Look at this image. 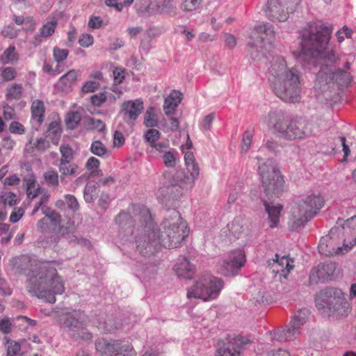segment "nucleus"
Instances as JSON below:
<instances>
[{
    "mask_svg": "<svg viewBox=\"0 0 356 356\" xmlns=\"http://www.w3.org/2000/svg\"><path fill=\"white\" fill-rule=\"evenodd\" d=\"M94 39L92 35L83 33L79 39V44L83 47H88L93 44Z\"/></svg>",
    "mask_w": 356,
    "mask_h": 356,
    "instance_id": "obj_58",
    "label": "nucleus"
},
{
    "mask_svg": "<svg viewBox=\"0 0 356 356\" xmlns=\"http://www.w3.org/2000/svg\"><path fill=\"white\" fill-rule=\"evenodd\" d=\"M0 72L3 80L6 81H12L17 76L15 69L12 67H1Z\"/></svg>",
    "mask_w": 356,
    "mask_h": 356,
    "instance_id": "obj_49",
    "label": "nucleus"
},
{
    "mask_svg": "<svg viewBox=\"0 0 356 356\" xmlns=\"http://www.w3.org/2000/svg\"><path fill=\"white\" fill-rule=\"evenodd\" d=\"M245 220L244 217H236L231 222L227 224L228 231L234 238H238L245 229Z\"/></svg>",
    "mask_w": 356,
    "mask_h": 356,
    "instance_id": "obj_32",
    "label": "nucleus"
},
{
    "mask_svg": "<svg viewBox=\"0 0 356 356\" xmlns=\"http://www.w3.org/2000/svg\"><path fill=\"white\" fill-rule=\"evenodd\" d=\"M9 131L12 134H23L25 132V129L19 122L13 121L10 124Z\"/></svg>",
    "mask_w": 356,
    "mask_h": 356,
    "instance_id": "obj_61",
    "label": "nucleus"
},
{
    "mask_svg": "<svg viewBox=\"0 0 356 356\" xmlns=\"http://www.w3.org/2000/svg\"><path fill=\"white\" fill-rule=\"evenodd\" d=\"M332 26L330 24L310 22L301 31L300 47L303 56L323 60L324 65L316 75L315 86L336 83L341 87L347 86L352 81L350 74L335 68L340 60L339 47L330 44Z\"/></svg>",
    "mask_w": 356,
    "mask_h": 356,
    "instance_id": "obj_2",
    "label": "nucleus"
},
{
    "mask_svg": "<svg viewBox=\"0 0 356 356\" xmlns=\"http://www.w3.org/2000/svg\"><path fill=\"white\" fill-rule=\"evenodd\" d=\"M144 124L147 127H154L158 125L157 115L153 107L147 109L145 114Z\"/></svg>",
    "mask_w": 356,
    "mask_h": 356,
    "instance_id": "obj_40",
    "label": "nucleus"
},
{
    "mask_svg": "<svg viewBox=\"0 0 356 356\" xmlns=\"http://www.w3.org/2000/svg\"><path fill=\"white\" fill-rule=\"evenodd\" d=\"M44 106L42 101L35 100L31 104V117L33 126L40 127L44 121Z\"/></svg>",
    "mask_w": 356,
    "mask_h": 356,
    "instance_id": "obj_30",
    "label": "nucleus"
},
{
    "mask_svg": "<svg viewBox=\"0 0 356 356\" xmlns=\"http://www.w3.org/2000/svg\"><path fill=\"white\" fill-rule=\"evenodd\" d=\"M275 38V31L273 26L268 22L256 25L252 30L248 42L251 47H257L258 51L265 49L267 45H271Z\"/></svg>",
    "mask_w": 356,
    "mask_h": 356,
    "instance_id": "obj_14",
    "label": "nucleus"
},
{
    "mask_svg": "<svg viewBox=\"0 0 356 356\" xmlns=\"http://www.w3.org/2000/svg\"><path fill=\"white\" fill-rule=\"evenodd\" d=\"M215 119V114L214 113H209L207 115H205L200 124V128L203 131H207L210 130L213 121Z\"/></svg>",
    "mask_w": 356,
    "mask_h": 356,
    "instance_id": "obj_53",
    "label": "nucleus"
},
{
    "mask_svg": "<svg viewBox=\"0 0 356 356\" xmlns=\"http://www.w3.org/2000/svg\"><path fill=\"white\" fill-rule=\"evenodd\" d=\"M224 41L225 45L230 49L234 48L237 43L235 36L227 33L224 35Z\"/></svg>",
    "mask_w": 356,
    "mask_h": 356,
    "instance_id": "obj_62",
    "label": "nucleus"
},
{
    "mask_svg": "<svg viewBox=\"0 0 356 356\" xmlns=\"http://www.w3.org/2000/svg\"><path fill=\"white\" fill-rule=\"evenodd\" d=\"M335 264L333 263H325L314 268L310 273V280L312 282H325L333 275L335 270Z\"/></svg>",
    "mask_w": 356,
    "mask_h": 356,
    "instance_id": "obj_22",
    "label": "nucleus"
},
{
    "mask_svg": "<svg viewBox=\"0 0 356 356\" xmlns=\"http://www.w3.org/2000/svg\"><path fill=\"white\" fill-rule=\"evenodd\" d=\"M293 260L286 256L280 257L277 254L275 258L268 261V266L272 271L277 276L280 275V278H286L289 273L293 268Z\"/></svg>",
    "mask_w": 356,
    "mask_h": 356,
    "instance_id": "obj_20",
    "label": "nucleus"
},
{
    "mask_svg": "<svg viewBox=\"0 0 356 356\" xmlns=\"http://www.w3.org/2000/svg\"><path fill=\"white\" fill-rule=\"evenodd\" d=\"M19 57L14 46L7 48L0 57V61L3 64H15L18 61Z\"/></svg>",
    "mask_w": 356,
    "mask_h": 356,
    "instance_id": "obj_35",
    "label": "nucleus"
},
{
    "mask_svg": "<svg viewBox=\"0 0 356 356\" xmlns=\"http://www.w3.org/2000/svg\"><path fill=\"white\" fill-rule=\"evenodd\" d=\"M54 58L57 63H60L65 60L69 54V51L65 49L54 47L53 51Z\"/></svg>",
    "mask_w": 356,
    "mask_h": 356,
    "instance_id": "obj_54",
    "label": "nucleus"
},
{
    "mask_svg": "<svg viewBox=\"0 0 356 356\" xmlns=\"http://www.w3.org/2000/svg\"><path fill=\"white\" fill-rule=\"evenodd\" d=\"M203 0H183L181 8L184 12H193L198 10L202 4Z\"/></svg>",
    "mask_w": 356,
    "mask_h": 356,
    "instance_id": "obj_41",
    "label": "nucleus"
},
{
    "mask_svg": "<svg viewBox=\"0 0 356 356\" xmlns=\"http://www.w3.org/2000/svg\"><path fill=\"white\" fill-rule=\"evenodd\" d=\"M174 271L179 279L191 280L196 273V267L185 257H179L174 266Z\"/></svg>",
    "mask_w": 356,
    "mask_h": 356,
    "instance_id": "obj_21",
    "label": "nucleus"
},
{
    "mask_svg": "<svg viewBox=\"0 0 356 356\" xmlns=\"http://www.w3.org/2000/svg\"><path fill=\"white\" fill-rule=\"evenodd\" d=\"M223 288V282L211 275H203L197 277L188 289L187 298L201 299L204 301L216 299Z\"/></svg>",
    "mask_w": 356,
    "mask_h": 356,
    "instance_id": "obj_10",
    "label": "nucleus"
},
{
    "mask_svg": "<svg viewBox=\"0 0 356 356\" xmlns=\"http://www.w3.org/2000/svg\"><path fill=\"white\" fill-rule=\"evenodd\" d=\"M268 80L275 94L285 102L300 100L301 79L299 71L294 67H289L282 56H275L270 61Z\"/></svg>",
    "mask_w": 356,
    "mask_h": 356,
    "instance_id": "obj_3",
    "label": "nucleus"
},
{
    "mask_svg": "<svg viewBox=\"0 0 356 356\" xmlns=\"http://www.w3.org/2000/svg\"><path fill=\"white\" fill-rule=\"evenodd\" d=\"M277 147V144L275 141L268 140L259 148L260 155L256 158L259 162L258 172L269 200L278 197L283 191L284 181L280 172L277 169L275 162L269 159L264 161L266 159L261 157V154H266V152L274 153Z\"/></svg>",
    "mask_w": 356,
    "mask_h": 356,
    "instance_id": "obj_5",
    "label": "nucleus"
},
{
    "mask_svg": "<svg viewBox=\"0 0 356 356\" xmlns=\"http://www.w3.org/2000/svg\"><path fill=\"white\" fill-rule=\"evenodd\" d=\"M162 158L165 166L168 168H174L177 164V152L174 149L165 152Z\"/></svg>",
    "mask_w": 356,
    "mask_h": 356,
    "instance_id": "obj_42",
    "label": "nucleus"
},
{
    "mask_svg": "<svg viewBox=\"0 0 356 356\" xmlns=\"http://www.w3.org/2000/svg\"><path fill=\"white\" fill-rule=\"evenodd\" d=\"M352 31L348 28L346 26H344L341 30H339L337 32V37L338 39L339 42H341L344 40V36L346 38H350L351 36Z\"/></svg>",
    "mask_w": 356,
    "mask_h": 356,
    "instance_id": "obj_64",
    "label": "nucleus"
},
{
    "mask_svg": "<svg viewBox=\"0 0 356 356\" xmlns=\"http://www.w3.org/2000/svg\"><path fill=\"white\" fill-rule=\"evenodd\" d=\"M58 170L62 175L75 176L79 174L78 165L72 161L59 163Z\"/></svg>",
    "mask_w": 356,
    "mask_h": 356,
    "instance_id": "obj_36",
    "label": "nucleus"
},
{
    "mask_svg": "<svg viewBox=\"0 0 356 356\" xmlns=\"http://www.w3.org/2000/svg\"><path fill=\"white\" fill-rule=\"evenodd\" d=\"M176 0H163L161 2L151 1L146 8L148 15L170 13L175 9Z\"/></svg>",
    "mask_w": 356,
    "mask_h": 356,
    "instance_id": "obj_23",
    "label": "nucleus"
},
{
    "mask_svg": "<svg viewBox=\"0 0 356 356\" xmlns=\"http://www.w3.org/2000/svg\"><path fill=\"white\" fill-rule=\"evenodd\" d=\"M86 126L88 129H95L99 132H102L105 129L104 123L98 119L94 118H88L86 122Z\"/></svg>",
    "mask_w": 356,
    "mask_h": 356,
    "instance_id": "obj_45",
    "label": "nucleus"
},
{
    "mask_svg": "<svg viewBox=\"0 0 356 356\" xmlns=\"http://www.w3.org/2000/svg\"><path fill=\"white\" fill-rule=\"evenodd\" d=\"M309 316L310 312L308 309L298 310L284 329L270 332L271 339L280 342L295 340L300 335L301 327L307 323Z\"/></svg>",
    "mask_w": 356,
    "mask_h": 356,
    "instance_id": "obj_11",
    "label": "nucleus"
},
{
    "mask_svg": "<svg viewBox=\"0 0 356 356\" xmlns=\"http://www.w3.org/2000/svg\"><path fill=\"white\" fill-rule=\"evenodd\" d=\"M65 201L70 209L76 211L79 209V204L76 198L72 195H65L64 196Z\"/></svg>",
    "mask_w": 356,
    "mask_h": 356,
    "instance_id": "obj_56",
    "label": "nucleus"
},
{
    "mask_svg": "<svg viewBox=\"0 0 356 356\" xmlns=\"http://www.w3.org/2000/svg\"><path fill=\"white\" fill-rule=\"evenodd\" d=\"M252 132L250 130L246 131L242 138L241 153L245 154L250 149L252 140Z\"/></svg>",
    "mask_w": 356,
    "mask_h": 356,
    "instance_id": "obj_47",
    "label": "nucleus"
},
{
    "mask_svg": "<svg viewBox=\"0 0 356 356\" xmlns=\"http://www.w3.org/2000/svg\"><path fill=\"white\" fill-rule=\"evenodd\" d=\"M130 213L120 212L115 221L120 227L119 237L123 250L136 248L141 254H154L161 247L175 248L188 236L186 222L176 209L167 211L159 230L152 214L143 204H132Z\"/></svg>",
    "mask_w": 356,
    "mask_h": 356,
    "instance_id": "obj_1",
    "label": "nucleus"
},
{
    "mask_svg": "<svg viewBox=\"0 0 356 356\" xmlns=\"http://www.w3.org/2000/svg\"><path fill=\"white\" fill-rule=\"evenodd\" d=\"M57 20L55 17L49 19L39 31L40 35L42 38H48L54 34L57 26Z\"/></svg>",
    "mask_w": 356,
    "mask_h": 356,
    "instance_id": "obj_37",
    "label": "nucleus"
},
{
    "mask_svg": "<svg viewBox=\"0 0 356 356\" xmlns=\"http://www.w3.org/2000/svg\"><path fill=\"white\" fill-rule=\"evenodd\" d=\"M152 148L154 149L156 152L159 153H165L167 152L169 148V143L168 141H157L156 143H154Z\"/></svg>",
    "mask_w": 356,
    "mask_h": 356,
    "instance_id": "obj_63",
    "label": "nucleus"
},
{
    "mask_svg": "<svg viewBox=\"0 0 356 356\" xmlns=\"http://www.w3.org/2000/svg\"><path fill=\"white\" fill-rule=\"evenodd\" d=\"M302 0H268L266 16L272 21L285 22L300 4Z\"/></svg>",
    "mask_w": 356,
    "mask_h": 356,
    "instance_id": "obj_12",
    "label": "nucleus"
},
{
    "mask_svg": "<svg viewBox=\"0 0 356 356\" xmlns=\"http://www.w3.org/2000/svg\"><path fill=\"white\" fill-rule=\"evenodd\" d=\"M249 340L243 337H236L227 339V342L218 343L216 350V356H241L243 347L249 343Z\"/></svg>",
    "mask_w": 356,
    "mask_h": 356,
    "instance_id": "obj_18",
    "label": "nucleus"
},
{
    "mask_svg": "<svg viewBox=\"0 0 356 356\" xmlns=\"http://www.w3.org/2000/svg\"><path fill=\"white\" fill-rule=\"evenodd\" d=\"M61 158L59 163L72 161L74 159V154L72 147L69 145H62L60 147Z\"/></svg>",
    "mask_w": 356,
    "mask_h": 356,
    "instance_id": "obj_43",
    "label": "nucleus"
},
{
    "mask_svg": "<svg viewBox=\"0 0 356 356\" xmlns=\"http://www.w3.org/2000/svg\"><path fill=\"white\" fill-rule=\"evenodd\" d=\"M268 125L276 135L286 139L304 138L312 133L310 122L302 119L288 121L281 111L268 113Z\"/></svg>",
    "mask_w": 356,
    "mask_h": 356,
    "instance_id": "obj_6",
    "label": "nucleus"
},
{
    "mask_svg": "<svg viewBox=\"0 0 356 356\" xmlns=\"http://www.w3.org/2000/svg\"><path fill=\"white\" fill-rule=\"evenodd\" d=\"M324 200L318 193L311 192L302 195L293 206L289 218L291 229L305 226L324 206Z\"/></svg>",
    "mask_w": 356,
    "mask_h": 356,
    "instance_id": "obj_7",
    "label": "nucleus"
},
{
    "mask_svg": "<svg viewBox=\"0 0 356 356\" xmlns=\"http://www.w3.org/2000/svg\"><path fill=\"white\" fill-rule=\"evenodd\" d=\"M7 356H16L21 350V346L18 342L7 340Z\"/></svg>",
    "mask_w": 356,
    "mask_h": 356,
    "instance_id": "obj_50",
    "label": "nucleus"
},
{
    "mask_svg": "<svg viewBox=\"0 0 356 356\" xmlns=\"http://www.w3.org/2000/svg\"><path fill=\"white\" fill-rule=\"evenodd\" d=\"M91 152L97 156L102 157L107 154L106 146L99 140L93 141L90 145Z\"/></svg>",
    "mask_w": 356,
    "mask_h": 356,
    "instance_id": "obj_44",
    "label": "nucleus"
},
{
    "mask_svg": "<svg viewBox=\"0 0 356 356\" xmlns=\"http://www.w3.org/2000/svg\"><path fill=\"white\" fill-rule=\"evenodd\" d=\"M49 142L43 138L37 139L35 143L30 142L26 145V151L29 152H33L35 149L40 152H44L49 147Z\"/></svg>",
    "mask_w": 356,
    "mask_h": 356,
    "instance_id": "obj_39",
    "label": "nucleus"
},
{
    "mask_svg": "<svg viewBox=\"0 0 356 356\" xmlns=\"http://www.w3.org/2000/svg\"><path fill=\"white\" fill-rule=\"evenodd\" d=\"M1 200L4 204L13 206L17 202V195L10 191H3L1 195Z\"/></svg>",
    "mask_w": 356,
    "mask_h": 356,
    "instance_id": "obj_51",
    "label": "nucleus"
},
{
    "mask_svg": "<svg viewBox=\"0 0 356 356\" xmlns=\"http://www.w3.org/2000/svg\"><path fill=\"white\" fill-rule=\"evenodd\" d=\"M108 99L106 92H99L91 96V103L95 106H101Z\"/></svg>",
    "mask_w": 356,
    "mask_h": 356,
    "instance_id": "obj_52",
    "label": "nucleus"
},
{
    "mask_svg": "<svg viewBox=\"0 0 356 356\" xmlns=\"http://www.w3.org/2000/svg\"><path fill=\"white\" fill-rule=\"evenodd\" d=\"M160 136L161 133L157 129H149L146 131L144 138L145 141L151 147L154 145V143H156L157 141H159Z\"/></svg>",
    "mask_w": 356,
    "mask_h": 356,
    "instance_id": "obj_46",
    "label": "nucleus"
},
{
    "mask_svg": "<svg viewBox=\"0 0 356 356\" xmlns=\"http://www.w3.org/2000/svg\"><path fill=\"white\" fill-rule=\"evenodd\" d=\"M24 209L20 207L14 208L10 216V221L13 223L18 222L24 216Z\"/></svg>",
    "mask_w": 356,
    "mask_h": 356,
    "instance_id": "obj_60",
    "label": "nucleus"
},
{
    "mask_svg": "<svg viewBox=\"0 0 356 356\" xmlns=\"http://www.w3.org/2000/svg\"><path fill=\"white\" fill-rule=\"evenodd\" d=\"M79 72L71 70L63 75L55 85V89L60 92H69L72 90V86L76 81Z\"/></svg>",
    "mask_w": 356,
    "mask_h": 356,
    "instance_id": "obj_24",
    "label": "nucleus"
},
{
    "mask_svg": "<svg viewBox=\"0 0 356 356\" xmlns=\"http://www.w3.org/2000/svg\"><path fill=\"white\" fill-rule=\"evenodd\" d=\"M23 185L26 188L29 199L35 198L40 192V188L36 186V177L33 172L28 173L23 179Z\"/></svg>",
    "mask_w": 356,
    "mask_h": 356,
    "instance_id": "obj_29",
    "label": "nucleus"
},
{
    "mask_svg": "<svg viewBox=\"0 0 356 356\" xmlns=\"http://www.w3.org/2000/svg\"><path fill=\"white\" fill-rule=\"evenodd\" d=\"M12 330V323L9 317H5L0 321V331L4 334H9Z\"/></svg>",
    "mask_w": 356,
    "mask_h": 356,
    "instance_id": "obj_59",
    "label": "nucleus"
},
{
    "mask_svg": "<svg viewBox=\"0 0 356 356\" xmlns=\"http://www.w3.org/2000/svg\"><path fill=\"white\" fill-rule=\"evenodd\" d=\"M101 356H136L133 346L126 341L98 339L95 343Z\"/></svg>",
    "mask_w": 356,
    "mask_h": 356,
    "instance_id": "obj_13",
    "label": "nucleus"
},
{
    "mask_svg": "<svg viewBox=\"0 0 356 356\" xmlns=\"http://www.w3.org/2000/svg\"><path fill=\"white\" fill-rule=\"evenodd\" d=\"M330 297L325 303L326 307L333 312H336L338 316H346L350 311V305L346 299L343 292L340 289H331L326 292Z\"/></svg>",
    "mask_w": 356,
    "mask_h": 356,
    "instance_id": "obj_17",
    "label": "nucleus"
},
{
    "mask_svg": "<svg viewBox=\"0 0 356 356\" xmlns=\"http://www.w3.org/2000/svg\"><path fill=\"white\" fill-rule=\"evenodd\" d=\"M246 262L244 250H234L228 253L219 264L218 270L225 276H235Z\"/></svg>",
    "mask_w": 356,
    "mask_h": 356,
    "instance_id": "obj_15",
    "label": "nucleus"
},
{
    "mask_svg": "<svg viewBox=\"0 0 356 356\" xmlns=\"http://www.w3.org/2000/svg\"><path fill=\"white\" fill-rule=\"evenodd\" d=\"M265 210L268 215V220L270 227L274 228L278 226L280 222V217L283 207L280 204H270L267 200H263Z\"/></svg>",
    "mask_w": 356,
    "mask_h": 356,
    "instance_id": "obj_27",
    "label": "nucleus"
},
{
    "mask_svg": "<svg viewBox=\"0 0 356 356\" xmlns=\"http://www.w3.org/2000/svg\"><path fill=\"white\" fill-rule=\"evenodd\" d=\"M60 325L65 332L75 341H88L91 334L86 329L88 316L80 310L63 314L60 317Z\"/></svg>",
    "mask_w": 356,
    "mask_h": 356,
    "instance_id": "obj_9",
    "label": "nucleus"
},
{
    "mask_svg": "<svg viewBox=\"0 0 356 356\" xmlns=\"http://www.w3.org/2000/svg\"><path fill=\"white\" fill-rule=\"evenodd\" d=\"M338 229L339 227L335 226L330 229L327 235L321 238L318 248V252L321 254L333 256L335 254H343L347 252L344 249V243L342 246H336L334 244L335 238L341 235Z\"/></svg>",
    "mask_w": 356,
    "mask_h": 356,
    "instance_id": "obj_16",
    "label": "nucleus"
},
{
    "mask_svg": "<svg viewBox=\"0 0 356 356\" xmlns=\"http://www.w3.org/2000/svg\"><path fill=\"white\" fill-rule=\"evenodd\" d=\"M80 115L77 112H70L67 113L65 122L68 128L74 129L80 122Z\"/></svg>",
    "mask_w": 356,
    "mask_h": 356,
    "instance_id": "obj_48",
    "label": "nucleus"
},
{
    "mask_svg": "<svg viewBox=\"0 0 356 356\" xmlns=\"http://www.w3.org/2000/svg\"><path fill=\"white\" fill-rule=\"evenodd\" d=\"M44 184L51 187L58 186L59 184V175L57 171L52 168L48 169L43 174Z\"/></svg>",
    "mask_w": 356,
    "mask_h": 356,
    "instance_id": "obj_38",
    "label": "nucleus"
},
{
    "mask_svg": "<svg viewBox=\"0 0 356 356\" xmlns=\"http://www.w3.org/2000/svg\"><path fill=\"white\" fill-rule=\"evenodd\" d=\"M99 184L94 181H89L85 186L83 197L86 202H92L98 194Z\"/></svg>",
    "mask_w": 356,
    "mask_h": 356,
    "instance_id": "obj_33",
    "label": "nucleus"
},
{
    "mask_svg": "<svg viewBox=\"0 0 356 356\" xmlns=\"http://www.w3.org/2000/svg\"><path fill=\"white\" fill-rule=\"evenodd\" d=\"M143 108V104L139 99L127 101L123 104V111L131 120H136Z\"/></svg>",
    "mask_w": 356,
    "mask_h": 356,
    "instance_id": "obj_28",
    "label": "nucleus"
},
{
    "mask_svg": "<svg viewBox=\"0 0 356 356\" xmlns=\"http://www.w3.org/2000/svg\"><path fill=\"white\" fill-rule=\"evenodd\" d=\"M60 215L54 211V212L51 213L48 218H44L40 220L38 223V227L42 232H45L49 229L48 223L50 222L53 230L58 229V232L59 233H61L62 234H67L68 232H66L65 229L63 230V227L60 226Z\"/></svg>",
    "mask_w": 356,
    "mask_h": 356,
    "instance_id": "obj_26",
    "label": "nucleus"
},
{
    "mask_svg": "<svg viewBox=\"0 0 356 356\" xmlns=\"http://www.w3.org/2000/svg\"><path fill=\"white\" fill-rule=\"evenodd\" d=\"M113 83L114 85L121 83L124 79V70L120 67H115L113 71Z\"/></svg>",
    "mask_w": 356,
    "mask_h": 356,
    "instance_id": "obj_57",
    "label": "nucleus"
},
{
    "mask_svg": "<svg viewBox=\"0 0 356 356\" xmlns=\"http://www.w3.org/2000/svg\"><path fill=\"white\" fill-rule=\"evenodd\" d=\"M100 84L97 81L90 80L83 83L81 90L83 92H92L97 90Z\"/></svg>",
    "mask_w": 356,
    "mask_h": 356,
    "instance_id": "obj_55",
    "label": "nucleus"
},
{
    "mask_svg": "<svg viewBox=\"0 0 356 356\" xmlns=\"http://www.w3.org/2000/svg\"><path fill=\"white\" fill-rule=\"evenodd\" d=\"M182 98V93L179 91H171L164 100L163 107L165 114L168 116L174 115Z\"/></svg>",
    "mask_w": 356,
    "mask_h": 356,
    "instance_id": "obj_25",
    "label": "nucleus"
},
{
    "mask_svg": "<svg viewBox=\"0 0 356 356\" xmlns=\"http://www.w3.org/2000/svg\"><path fill=\"white\" fill-rule=\"evenodd\" d=\"M183 153L186 170L189 175L182 170L177 171L174 175L171 171L165 170L163 172V178L165 180V184L172 186H177L182 190L188 191L193 188L195 181L198 178L200 168L192 151L187 150Z\"/></svg>",
    "mask_w": 356,
    "mask_h": 356,
    "instance_id": "obj_8",
    "label": "nucleus"
},
{
    "mask_svg": "<svg viewBox=\"0 0 356 356\" xmlns=\"http://www.w3.org/2000/svg\"><path fill=\"white\" fill-rule=\"evenodd\" d=\"M22 84L15 83L6 88V97L8 100H18L22 97Z\"/></svg>",
    "mask_w": 356,
    "mask_h": 356,
    "instance_id": "obj_34",
    "label": "nucleus"
},
{
    "mask_svg": "<svg viewBox=\"0 0 356 356\" xmlns=\"http://www.w3.org/2000/svg\"><path fill=\"white\" fill-rule=\"evenodd\" d=\"M134 273L140 280H149L154 277L157 272V267L152 264H137L133 268Z\"/></svg>",
    "mask_w": 356,
    "mask_h": 356,
    "instance_id": "obj_31",
    "label": "nucleus"
},
{
    "mask_svg": "<svg viewBox=\"0 0 356 356\" xmlns=\"http://www.w3.org/2000/svg\"><path fill=\"white\" fill-rule=\"evenodd\" d=\"M337 225L336 227H339V233L344 238V249L348 252L356 245V216L348 218L343 223L339 219Z\"/></svg>",
    "mask_w": 356,
    "mask_h": 356,
    "instance_id": "obj_19",
    "label": "nucleus"
},
{
    "mask_svg": "<svg viewBox=\"0 0 356 356\" xmlns=\"http://www.w3.org/2000/svg\"><path fill=\"white\" fill-rule=\"evenodd\" d=\"M31 267L27 270H24L28 277L26 285L27 291L47 302L54 303L55 296L65 291L63 281L58 275L56 269L49 263L31 264Z\"/></svg>",
    "mask_w": 356,
    "mask_h": 356,
    "instance_id": "obj_4",
    "label": "nucleus"
}]
</instances>
